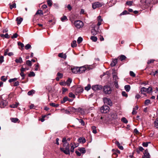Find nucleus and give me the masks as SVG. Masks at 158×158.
<instances>
[{"label": "nucleus", "mask_w": 158, "mask_h": 158, "mask_svg": "<svg viewBox=\"0 0 158 158\" xmlns=\"http://www.w3.org/2000/svg\"><path fill=\"white\" fill-rule=\"evenodd\" d=\"M63 148H60V150L65 154H70V146L68 142H63Z\"/></svg>", "instance_id": "obj_1"}, {"label": "nucleus", "mask_w": 158, "mask_h": 158, "mask_svg": "<svg viewBox=\"0 0 158 158\" xmlns=\"http://www.w3.org/2000/svg\"><path fill=\"white\" fill-rule=\"evenodd\" d=\"M92 28L93 29L91 31V32L93 35H95L101 31L99 27L96 26H94V25H93Z\"/></svg>", "instance_id": "obj_2"}, {"label": "nucleus", "mask_w": 158, "mask_h": 158, "mask_svg": "<svg viewBox=\"0 0 158 158\" xmlns=\"http://www.w3.org/2000/svg\"><path fill=\"white\" fill-rule=\"evenodd\" d=\"M104 5V4L103 2H96L92 4V7L93 9H95L102 7Z\"/></svg>", "instance_id": "obj_3"}, {"label": "nucleus", "mask_w": 158, "mask_h": 158, "mask_svg": "<svg viewBox=\"0 0 158 158\" xmlns=\"http://www.w3.org/2000/svg\"><path fill=\"white\" fill-rule=\"evenodd\" d=\"M91 69L90 68V66L88 65H85L81 67H79V73H81L85 71L86 69L89 70Z\"/></svg>", "instance_id": "obj_4"}, {"label": "nucleus", "mask_w": 158, "mask_h": 158, "mask_svg": "<svg viewBox=\"0 0 158 158\" xmlns=\"http://www.w3.org/2000/svg\"><path fill=\"white\" fill-rule=\"evenodd\" d=\"M74 24L75 26L77 28H80L83 26V23L80 20H77L75 21Z\"/></svg>", "instance_id": "obj_5"}, {"label": "nucleus", "mask_w": 158, "mask_h": 158, "mask_svg": "<svg viewBox=\"0 0 158 158\" xmlns=\"http://www.w3.org/2000/svg\"><path fill=\"white\" fill-rule=\"evenodd\" d=\"M103 92L106 94H109L111 93V89L110 86L105 85L103 87Z\"/></svg>", "instance_id": "obj_6"}, {"label": "nucleus", "mask_w": 158, "mask_h": 158, "mask_svg": "<svg viewBox=\"0 0 158 158\" xmlns=\"http://www.w3.org/2000/svg\"><path fill=\"white\" fill-rule=\"evenodd\" d=\"M109 107L107 106H102L100 109L101 112L102 113H106L109 111Z\"/></svg>", "instance_id": "obj_7"}, {"label": "nucleus", "mask_w": 158, "mask_h": 158, "mask_svg": "<svg viewBox=\"0 0 158 158\" xmlns=\"http://www.w3.org/2000/svg\"><path fill=\"white\" fill-rule=\"evenodd\" d=\"M103 101L104 103L107 104L110 106L112 105V103L110 98H103Z\"/></svg>", "instance_id": "obj_8"}, {"label": "nucleus", "mask_w": 158, "mask_h": 158, "mask_svg": "<svg viewBox=\"0 0 158 158\" xmlns=\"http://www.w3.org/2000/svg\"><path fill=\"white\" fill-rule=\"evenodd\" d=\"M7 104V102L6 100H4L2 99L1 100L0 102V107L3 108L6 106Z\"/></svg>", "instance_id": "obj_9"}, {"label": "nucleus", "mask_w": 158, "mask_h": 158, "mask_svg": "<svg viewBox=\"0 0 158 158\" xmlns=\"http://www.w3.org/2000/svg\"><path fill=\"white\" fill-rule=\"evenodd\" d=\"M113 79L114 81V85H115L116 88H118V78L117 75H113Z\"/></svg>", "instance_id": "obj_10"}, {"label": "nucleus", "mask_w": 158, "mask_h": 158, "mask_svg": "<svg viewBox=\"0 0 158 158\" xmlns=\"http://www.w3.org/2000/svg\"><path fill=\"white\" fill-rule=\"evenodd\" d=\"M102 87L101 85H98L92 86V89L94 91L101 90L102 89Z\"/></svg>", "instance_id": "obj_11"}, {"label": "nucleus", "mask_w": 158, "mask_h": 158, "mask_svg": "<svg viewBox=\"0 0 158 158\" xmlns=\"http://www.w3.org/2000/svg\"><path fill=\"white\" fill-rule=\"evenodd\" d=\"M141 2L144 5L148 6L151 2V0H141Z\"/></svg>", "instance_id": "obj_12"}, {"label": "nucleus", "mask_w": 158, "mask_h": 158, "mask_svg": "<svg viewBox=\"0 0 158 158\" xmlns=\"http://www.w3.org/2000/svg\"><path fill=\"white\" fill-rule=\"evenodd\" d=\"M79 67H74L71 68L72 72L74 73L80 74L79 72Z\"/></svg>", "instance_id": "obj_13"}, {"label": "nucleus", "mask_w": 158, "mask_h": 158, "mask_svg": "<svg viewBox=\"0 0 158 158\" xmlns=\"http://www.w3.org/2000/svg\"><path fill=\"white\" fill-rule=\"evenodd\" d=\"M78 141L80 143H83L85 142L86 140L85 138L83 137H81L79 138L78 139Z\"/></svg>", "instance_id": "obj_14"}, {"label": "nucleus", "mask_w": 158, "mask_h": 158, "mask_svg": "<svg viewBox=\"0 0 158 158\" xmlns=\"http://www.w3.org/2000/svg\"><path fill=\"white\" fill-rule=\"evenodd\" d=\"M83 91V88L81 87H77L76 89V92L78 94L82 93Z\"/></svg>", "instance_id": "obj_15"}, {"label": "nucleus", "mask_w": 158, "mask_h": 158, "mask_svg": "<svg viewBox=\"0 0 158 158\" xmlns=\"http://www.w3.org/2000/svg\"><path fill=\"white\" fill-rule=\"evenodd\" d=\"M143 155L146 158H149L150 157V155L148 152L147 149L145 150L143 152Z\"/></svg>", "instance_id": "obj_16"}, {"label": "nucleus", "mask_w": 158, "mask_h": 158, "mask_svg": "<svg viewBox=\"0 0 158 158\" xmlns=\"http://www.w3.org/2000/svg\"><path fill=\"white\" fill-rule=\"evenodd\" d=\"M117 62H118L117 59H114L112 60L111 63L110 64V65L112 67L116 65V64L117 63Z\"/></svg>", "instance_id": "obj_17"}, {"label": "nucleus", "mask_w": 158, "mask_h": 158, "mask_svg": "<svg viewBox=\"0 0 158 158\" xmlns=\"http://www.w3.org/2000/svg\"><path fill=\"white\" fill-rule=\"evenodd\" d=\"M25 67V66H24V64L23 65H22L21 68L20 69L21 72H23L24 71H25L26 70H29V67Z\"/></svg>", "instance_id": "obj_18"}, {"label": "nucleus", "mask_w": 158, "mask_h": 158, "mask_svg": "<svg viewBox=\"0 0 158 158\" xmlns=\"http://www.w3.org/2000/svg\"><path fill=\"white\" fill-rule=\"evenodd\" d=\"M24 65L25 67H26V66L31 67L32 65L31 62L30 60H27L26 61V64H24Z\"/></svg>", "instance_id": "obj_19"}, {"label": "nucleus", "mask_w": 158, "mask_h": 158, "mask_svg": "<svg viewBox=\"0 0 158 158\" xmlns=\"http://www.w3.org/2000/svg\"><path fill=\"white\" fill-rule=\"evenodd\" d=\"M58 56L65 59L66 58L67 56L66 54H63V53H61L59 54Z\"/></svg>", "instance_id": "obj_20"}, {"label": "nucleus", "mask_w": 158, "mask_h": 158, "mask_svg": "<svg viewBox=\"0 0 158 158\" xmlns=\"http://www.w3.org/2000/svg\"><path fill=\"white\" fill-rule=\"evenodd\" d=\"M140 92H141V94L145 95V94L144 93L147 92V89L146 88L144 87H143L141 88L140 90Z\"/></svg>", "instance_id": "obj_21"}, {"label": "nucleus", "mask_w": 158, "mask_h": 158, "mask_svg": "<svg viewBox=\"0 0 158 158\" xmlns=\"http://www.w3.org/2000/svg\"><path fill=\"white\" fill-rule=\"evenodd\" d=\"M71 138H67L66 137H64L63 138L62 140V142H68L70 141L71 140Z\"/></svg>", "instance_id": "obj_22"}, {"label": "nucleus", "mask_w": 158, "mask_h": 158, "mask_svg": "<svg viewBox=\"0 0 158 158\" xmlns=\"http://www.w3.org/2000/svg\"><path fill=\"white\" fill-rule=\"evenodd\" d=\"M15 61L17 63H21L23 62V60L21 57H19V59H16Z\"/></svg>", "instance_id": "obj_23"}, {"label": "nucleus", "mask_w": 158, "mask_h": 158, "mask_svg": "<svg viewBox=\"0 0 158 158\" xmlns=\"http://www.w3.org/2000/svg\"><path fill=\"white\" fill-rule=\"evenodd\" d=\"M115 143V144H116V145L118 147L119 149H120L121 150H123V146L120 145L119 142L118 141H116Z\"/></svg>", "instance_id": "obj_24"}, {"label": "nucleus", "mask_w": 158, "mask_h": 158, "mask_svg": "<svg viewBox=\"0 0 158 158\" xmlns=\"http://www.w3.org/2000/svg\"><path fill=\"white\" fill-rule=\"evenodd\" d=\"M23 19L22 18H17L16 20L17 21V24L18 25L20 24L23 21Z\"/></svg>", "instance_id": "obj_25"}, {"label": "nucleus", "mask_w": 158, "mask_h": 158, "mask_svg": "<svg viewBox=\"0 0 158 158\" xmlns=\"http://www.w3.org/2000/svg\"><path fill=\"white\" fill-rule=\"evenodd\" d=\"M111 116L114 119H116L117 117V114L115 112L111 114Z\"/></svg>", "instance_id": "obj_26"}, {"label": "nucleus", "mask_w": 158, "mask_h": 158, "mask_svg": "<svg viewBox=\"0 0 158 158\" xmlns=\"http://www.w3.org/2000/svg\"><path fill=\"white\" fill-rule=\"evenodd\" d=\"M71 149L70 150V152L71 151L72 152H73L74 151V149L75 148L74 147V145L72 143H70Z\"/></svg>", "instance_id": "obj_27"}, {"label": "nucleus", "mask_w": 158, "mask_h": 158, "mask_svg": "<svg viewBox=\"0 0 158 158\" xmlns=\"http://www.w3.org/2000/svg\"><path fill=\"white\" fill-rule=\"evenodd\" d=\"M49 105L50 106H51L53 107H58L59 105L58 104H56L55 103H50L49 104Z\"/></svg>", "instance_id": "obj_28"}, {"label": "nucleus", "mask_w": 158, "mask_h": 158, "mask_svg": "<svg viewBox=\"0 0 158 158\" xmlns=\"http://www.w3.org/2000/svg\"><path fill=\"white\" fill-rule=\"evenodd\" d=\"M68 99V97L67 96L64 97L63 99V100L61 101V103H64L66 101H67Z\"/></svg>", "instance_id": "obj_29"}, {"label": "nucleus", "mask_w": 158, "mask_h": 158, "mask_svg": "<svg viewBox=\"0 0 158 158\" xmlns=\"http://www.w3.org/2000/svg\"><path fill=\"white\" fill-rule=\"evenodd\" d=\"M131 89V87L129 85H126L125 86V90L127 92H129Z\"/></svg>", "instance_id": "obj_30"}, {"label": "nucleus", "mask_w": 158, "mask_h": 158, "mask_svg": "<svg viewBox=\"0 0 158 158\" xmlns=\"http://www.w3.org/2000/svg\"><path fill=\"white\" fill-rule=\"evenodd\" d=\"M143 150V148L142 147L140 146L138 148V150H137L136 152L138 153H139L140 152H142Z\"/></svg>", "instance_id": "obj_31"}, {"label": "nucleus", "mask_w": 158, "mask_h": 158, "mask_svg": "<svg viewBox=\"0 0 158 158\" xmlns=\"http://www.w3.org/2000/svg\"><path fill=\"white\" fill-rule=\"evenodd\" d=\"M72 81V79L70 78H69L68 79L66 83L67 85L69 86L70 85V84L71 83Z\"/></svg>", "instance_id": "obj_32"}, {"label": "nucleus", "mask_w": 158, "mask_h": 158, "mask_svg": "<svg viewBox=\"0 0 158 158\" xmlns=\"http://www.w3.org/2000/svg\"><path fill=\"white\" fill-rule=\"evenodd\" d=\"M79 150L83 154H84L86 152L85 149V148H80L79 149Z\"/></svg>", "instance_id": "obj_33"}, {"label": "nucleus", "mask_w": 158, "mask_h": 158, "mask_svg": "<svg viewBox=\"0 0 158 158\" xmlns=\"http://www.w3.org/2000/svg\"><path fill=\"white\" fill-rule=\"evenodd\" d=\"M71 47L73 48H74L77 46L76 41V40H74L71 44Z\"/></svg>", "instance_id": "obj_34"}, {"label": "nucleus", "mask_w": 158, "mask_h": 158, "mask_svg": "<svg viewBox=\"0 0 158 158\" xmlns=\"http://www.w3.org/2000/svg\"><path fill=\"white\" fill-rule=\"evenodd\" d=\"M10 6V8L11 9H12L13 8H15L16 7V4L15 3H14L12 5H11L10 3L9 4Z\"/></svg>", "instance_id": "obj_35"}, {"label": "nucleus", "mask_w": 158, "mask_h": 158, "mask_svg": "<svg viewBox=\"0 0 158 158\" xmlns=\"http://www.w3.org/2000/svg\"><path fill=\"white\" fill-rule=\"evenodd\" d=\"M90 39L94 42H96L97 40V38L94 36H92L90 37Z\"/></svg>", "instance_id": "obj_36"}, {"label": "nucleus", "mask_w": 158, "mask_h": 158, "mask_svg": "<svg viewBox=\"0 0 158 158\" xmlns=\"http://www.w3.org/2000/svg\"><path fill=\"white\" fill-rule=\"evenodd\" d=\"M1 37H4L6 38H9L10 37L8 35L7 33L5 35L4 34H1L0 35Z\"/></svg>", "instance_id": "obj_37"}, {"label": "nucleus", "mask_w": 158, "mask_h": 158, "mask_svg": "<svg viewBox=\"0 0 158 158\" xmlns=\"http://www.w3.org/2000/svg\"><path fill=\"white\" fill-rule=\"evenodd\" d=\"M43 13L42 10H37L35 14V15H43Z\"/></svg>", "instance_id": "obj_38"}, {"label": "nucleus", "mask_w": 158, "mask_h": 158, "mask_svg": "<svg viewBox=\"0 0 158 158\" xmlns=\"http://www.w3.org/2000/svg\"><path fill=\"white\" fill-rule=\"evenodd\" d=\"M96 127L95 126H92V130L94 134H96L97 131L96 130Z\"/></svg>", "instance_id": "obj_39"}, {"label": "nucleus", "mask_w": 158, "mask_h": 158, "mask_svg": "<svg viewBox=\"0 0 158 158\" xmlns=\"http://www.w3.org/2000/svg\"><path fill=\"white\" fill-rule=\"evenodd\" d=\"M126 57L125 56L123 55H121L119 59L121 61H123V60H125Z\"/></svg>", "instance_id": "obj_40"}, {"label": "nucleus", "mask_w": 158, "mask_h": 158, "mask_svg": "<svg viewBox=\"0 0 158 158\" xmlns=\"http://www.w3.org/2000/svg\"><path fill=\"white\" fill-rule=\"evenodd\" d=\"M35 76V74L33 72H31L30 73L28 74V76L29 77H34Z\"/></svg>", "instance_id": "obj_41"}, {"label": "nucleus", "mask_w": 158, "mask_h": 158, "mask_svg": "<svg viewBox=\"0 0 158 158\" xmlns=\"http://www.w3.org/2000/svg\"><path fill=\"white\" fill-rule=\"evenodd\" d=\"M77 119L79 121L82 125L84 126L85 125V123L82 119H79L78 118H77Z\"/></svg>", "instance_id": "obj_42"}, {"label": "nucleus", "mask_w": 158, "mask_h": 158, "mask_svg": "<svg viewBox=\"0 0 158 158\" xmlns=\"http://www.w3.org/2000/svg\"><path fill=\"white\" fill-rule=\"evenodd\" d=\"M121 121L125 123H128L127 120L125 117H123L121 118Z\"/></svg>", "instance_id": "obj_43"}, {"label": "nucleus", "mask_w": 158, "mask_h": 158, "mask_svg": "<svg viewBox=\"0 0 158 158\" xmlns=\"http://www.w3.org/2000/svg\"><path fill=\"white\" fill-rule=\"evenodd\" d=\"M11 121L14 123H16L19 120L18 119L16 118H11Z\"/></svg>", "instance_id": "obj_44"}, {"label": "nucleus", "mask_w": 158, "mask_h": 158, "mask_svg": "<svg viewBox=\"0 0 158 158\" xmlns=\"http://www.w3.org/2000/svg\"><path fill=\"white\" fill-rule=\"evenodd\" d=\"M61 20L62 21L64 22L65 20H67L68 19L66 16L64 15L61 18Z\"/></svg>", "instance_id": "obj_45"}, {"label": "nucleus", "mask_w": 158, "mask_h": 158, "mask_svg": "<svg viewBox=\"0 0 158 158\" xmlns=\"http://www.w3.org/2000/svg\"><path fill=\"white\" fill-rule=\"evenodd\" d=\"M83 40V39L82 37H78L77 40V42L78 44H80Z\"/></svg>", "instance_id": "obj_46"}, {"label": "nucleus", "mask_w": 158, "mask_h": 158, "mask_svg": "<svg viewBox=\"0 0 158 158\" xmlns=\"http://www.w3.org/2000/svg\"><path fill=\"white\" fill-rule=\"evenodd\" d=\"M19 105V103H16L15 104H14L10 105V107L11 108H15L17 107Z\"/></svg>", "instance_id": "obj_47"}, {"label": "nucleus", "mask_w": 158, "mask_h": 158, "mask_svg": "<svg viewBox=\"0 0 158 158\" xmlns=\"http://www.w3.org/2000/svg\"><path fill=\"white\" fill-rule=\"evenodd\" d=\"M155 127L156 128H158V119H156L154 122Z\"/></svg>", "instance_id": "obj_48"}, {"label": "nucleus", "mask_w": 158, "mask_h": 158, "mask_svg": "<svg viewBox=\"0 0 158 158\" xmlns=\"http://www.w3.org/2000/svg\"><path fill=\"white\" fill-rule=\"evenodd\" d=\"M69 96L70 98H75V95L71 92L69 93Z\"/></svg>", "instance_id": "obj_49"}, {"label": "nucleus", "mask_w": 158, "mask_h": 158, "mask_svg": "<svg viewBox=\"0 0 158 158\" xmlns=\"http://www.w3.org/2000/svg\"><path fill=\"white\" fill-rule=\"evenodd\" d=\"M150 142H143L142 143V145L144 147H147L149 143H150Z\"/></svg>", "instance_id": "obj_50"}, {"label": "nucleus", "mask_w": 158, "mask_h": 158, "mask_svg": "<svg viewBox=\"0 0 158 158\" xmlns=\"http://www.w3.org/2000/svg\"><path fill=\"white\" fill-rule=\"evenodd\" d=\"M129 13L128 12V11L126 10H124L123 12L120 14V15H125L127 14H129Z\"/></svg>", "instance_id": "obj_51"}, {"label": "nucleus", "mask_w": 158, "mask_h": 158, "mask_svg": "<svg viewBox=\"0 0 158 158\" xmlns=\"http://www.w3.org/2000/svg\"><path fill=\"white\" fill-rule=\"evenodd\" d=\"M34 93V90H31L28 92L27 94L28 95H32V94Z\"/></svg>", "instance_id": "obj_52"}, {"label": "nucleus", "mask_w": 158, "mask_h": 158, "mask_svg": "<svg viewBox=\"0 0 158 158\" xmlns=\"http://www.w3.org/2000/svg\"><path fill=\"white\" fill-rule=\"evenodd\" d=\"M132 1H127V2H126V4L127 5H128L129 6H131L132 5Z\"/></svg>", "instance_id": "obj_53"}, {"label": "nucleus", "mask_w": 158, "mask_h": 158, "mask_svg": "<svg viewBox=\"0 0 158 158\" xmlns=\"http://www.w3.org/2000/svg\"><path fill=\"white\" fill-rule=\"evenodd\" d=\"M31 47V45L30 44H28L25 46V48L26 49L28 50Z\"/></svg>", "instance_id": "obj_54"}, {"label": "nucleus", "mask_w": 158, "mask_h": 158, "mask_svg": "<svg viewBox=\"0 0 158 158\" xmlns=\"http://www.w3.org/2000/svg\"><path fill=\"white\" fill-rule=\"evenodd\" d=\"M47 2L48 4V5L49 6H52V2L50 0H48L47 1Z\"/></svg>", "instance_id": "obj_55"}, {"label": "nucleus", "mask_w": 158, "mask_h": 158, "mask_svg": "<svg viewBox=\"0 0 158 158\" xmlns=\"http://www.w3.org/2000/svg\"><path fill=\"white\" fill-rule=\"evenodd\" d=\"M18 44L19 46H20L22 48H23L24 47L23 44L20 42H18Z\"/></svg>", "instance_id": "obj_56"}, {"label": "nucleus", "mask_w": 158, "mask_h": 158, "mask_svg": "<svg viewBox=\"0 0 158 158\" xmlns=\"http://www.w3.org/2000/svg\"><path fill=\"white\" fill-rule=\"evenodd\" d=\"M91 86L89 84L88 85L85 87V89L87 91L89 90L90 89Z\"/></svg>", "instance_id": "obj_57"}, {"label": "nucleus", "mask_w": 158, "mask_h": 158, "mask_svg": "<svg viewBox=\"0 0 158 158\" xmlns=\"http://www.w3.org/2000/svg\"><path fill=\"white\" fill-rule=\"evenodd\" d=\"M150 101L149 99L146 100L145 101V104L147 105L150 103Z\"/></svg>", "instance_id": "obj_58"}, {"label": "nucleus", "mask_w": 158, "mask_h": 158, "mask_svg": "<svg viewBox=\"0 0 158 158\" xmlns=\"http://www.w3.org/2000/svg\"><path fill=\"white\" fill-rule=\"evenodd\" d=\"M17 79L16 78H15L13 79H11L9 80V82H11L16 81L17 80Z\"/></svg>", "instance_id": "obj_59"}, {"label": "nucleus", "mask_w": 158, "mask_h": 158, "mask_svg": "<svg viewBox=\"0 0 158 158\" xmlns=\"http://www.w3.org/2000/svg\"><path fill=\"white\" fill-rule=\"evenodd\" d=\"M7 77H5L4 76H2L1 77V80L3 81H5L7 80Z\"/></svg>", "instance_id": "obj_60"}, {"label": "nucleus", "mask_w": 158, "mask_h": 158, "mask_svg": "<svg viewBox=\"0 0 158 158\" xmlns=\"http://www.w3.org/2000/svg\"><path fill=\"white\" fill-rule=\"evenodd\" d=\"M122 95L124 97H127V94L126 93L125 91H123L122 93Z\"/></svg>", "instance_id": "obj_61"}, {"label": "nucleus", "mask_w": 158, "mask_h": 158, "mask_svg": "<svg viewBox=\"0 0 158 158\" xmlns=\"http://www.w3.org/2000/svg\"><path fill=\"white\" fill-rule=\"evenodd\" d=\"M57 76L58 77L60 78H61L63 77V74L60 73H57Z\"/></svg>", "instance_id": "obj_62"}, {"label": "nucleus", "mask_w": 158, "mask_h": 158, "mask_svg": "<svg viewBox=\"0 0 158 158\" xmlns=\"http://www.w3.org/2000/svg\"><path fill=\"white\" fill-rule=\"evenodd\" d=\"M4 61V57L3 56H0V63H2Z\"/></svg>", "instance_id": "obj_63"}, {"label": "nucleus", "mask_w": 158, "mask_h": 158, "mask_svg": "<svg viewBox=\"0 0 158 158\" xmlns=\"http://www.w3.org/2000/svg\"><path fill=\"white\" fill-rule=\"evenodd\" d=\"M130 75L132 77H135V74L132 71H130Z\"/></svg>", "instance_id": "obj_64"}]
</instances>
